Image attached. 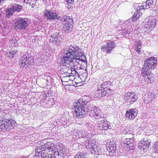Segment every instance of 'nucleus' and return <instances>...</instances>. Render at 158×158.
<instances>
[{
    "label": "nucleus",
    "mask_w": 158,
    "mask_h": 158,
    "mask_svg": "<svg viewBox=\"0 0 158 158\" xmlns=\"http://www.w3.org/2000/svg\"><path fill=\"white\" fill-rule=\"evenodd\" d=\"M79 48L75 45H70V84L72 81H76V69L77 65L81 64L87 65V61L85 56L79 51Z\"/></svg>",
    "instance_id": "nucleus-1"
},
{
    "label": "nucleus",
    "mask_w": 158,
    "mask_h": 158,
    "mask_svg": "<svg viewBox=\"0 0 158 158\" xmlns=\"http://www.w3.org/2000/svg\"><path fill=\"white\" fill-rule=\"evenodd\" d=\"M87 103V102L84 98H81L76 104L71 109V115L74 118H81L83 117L85 114L84 106Z\"/></svg>",
    "instance_id": "nucleus-2"
},
{
    "label": "nucleus",
    "mask_w": 158,
    "mask_h": 158,
    "mask_svg": "<svg viewBox=\"0 0 158 158\" xmlns=\"http://www.w3.org/2000/svg\"><path fill=\"white\" fill-rule=\"evenodd\" d=\"M51 142H47L46 140H43L38 141L37 145L38 146L35 148V155L38 157V158L44 157V156H48L47 152L53 151V149L50 148Z\"/></svg>",
    "instance_id": "nucleus-3"
},
{
    "label": "nucleus",
    "mask_w": 158,
    "mask_h": 158,
    "mask_svg": "<svg viewBox=\"0 0 158 158\" xmlns=\"http://www.w3.org/2000/svg\"><path fill=\"white\" fill-rule=\"evenodd\" d=\"M10 116L6 114L0 117V131L3 130L10 131L13 129V125L10 120Z\"/></svg>",
    "instance_id": "nucleus-4"
},
{
    "label": "nucleus",
    "mask_w": 158,
    "mask_h": 158,
    "mask_svg": "<svg viewBox=\"0 0 158 158\" xmlns=\"http://www.w3.org/2000/svg\"><path fill=\"white\" fill-rule=\"evenodd\" d=\"M106 146L107 150L112 155L114 153H117L119 155L124 154L123 149L120 148L119 145L116 144L115 142L114 141L109 142L106 143Z\"/></svg>",
    "instance_id": "nucleus-5"
},
{
    "label": "nucleus",
    "mask_w": 158,
    "mask_h": 158,
    "mask_svg": "<svg viewBox=\"0 0 158 158\" xmlns=\"http://www.w3.org/2000/svg\"><path fill=\"white\" fill-rule=\"evenodd\" d=\"M157 60L156 58L152 57L148 58L144 61L143 68V70L152 71L157 65Z\"/></svg>",
    "instance_id": "nucleus-6"
},
{
    "label": "nucleus",
    "mask_w": 158,
    "mask_h": 158,
    "mask_svg": "<svg viewBox=\"0 0 158 158\" xmlns=\"http://www.w3.org/2000/svg\"><path fill=\"white\" fill-rule=\"evenodd\" d=\"M29 25L27 19L21 17L18 18L15 23V29L22 30L25 29Z\"/></svg>",
    "instance_id": "nucleus-7"
},
{
    "label": "nucleus",
    "mask_w": 158,
    "mask_h": 158,
    "mask_svg": "<svg viewBox=\"0 0 158 158\" xmlns=\"http://www.w3.org/2000/svg\"><path fill=\"white\" fill-rule=\"evenodd\" d=\"M101 86H98L95 94V96L97 98H100L105 96H108L110 94V90L106 91Z\"/></svg>",
    "instance_id": "nucleus-8"
},
{
    "label": "nucleus",
    "mask_w": 158,
    "mask_h": 158,
    "mask_svg": "<svg viewBox=\"0 0 158 158\" xmlns=\"http://www.w3.org/2000/svg\"><path fill=\"white\" fill-rule=\"evenodd\" d=\"M150 142L148 140L144 139L142 140L138 145V149L140 152L143 153L146 151V149L149 146Z\"/></svg>",
    "instance_id": "nucleus-9"
},
{
    "label": "nucleus",
    "mask_w": 158,
    "mask_h": 158,
    "mask_svg": "<svg viewBox=\"0 0 158 158\" xmlns=\"http://www.w3.org/2000/svg\"><path fill=\"white\" fill-rule=\"evenodd\" d=\"M29 59V56L28 54H27L22 56L19 59V63L20 68H24L28 67L29 64L28 62Z\"/></svg>",
    "instance_id": "nucleus-10"
},
{
    "label": "nucleus",
    "mask_w": 158,
    "mask_h": 158,
    "mask_svg": "<svg viewBox=\"0 0 158 158\" xmlns=\"http://www.w3.org/2000/svg\"><path fill=\"white\" fill-rule=\"evenodd\" d=\"M154 1L152 0H147L146 3H143V5L140 6H138L137 7V10L139 12L143 11L145 9H147L151 7H152V5L153 4Z\"/></svg>",
    "instance_id": "nucleus-11"
},
{
    "label": "nucleus",
    "mask_w": 158,
    "mask_h": 158,
    "mask_svg": "<svg viewBox=\"0 0 158 158\" xmlns=\"http://www.w3.org/2000/svg\"><path fill=\"white\" fill-rule=\"evenodd\" d=\"M151 71L148 70H145V71H144V70H143L141 73V74L144 77V79H145L146 78V81L149 83H151L153 79V74L151 73Z\"/></svg>",
    "instance_id": "nucleus-12"
},
{
    "label": "nucleus",
    "mask_w": 158,
    "mask_h": 158,
    "mask_svg": "<svg viewBox=\"0 0 158 158\" xmlns=\"http://www.w3.org/2000/svg\"><path fill=\"white\" fill-rule=\"evenodd\" d=\"M138 110L134 108L130 109L126 111V116L128 119L133 120L137 115Z\"/></svg>",
    "instance_id": "nucleus-13"
},
{
    "label": "nucleus",
    "mask_w": 158,
    "mask_h": 158,
    "mask_svg": "<svg viewBox=\"0 0 158 158\" xmlns=\"http://www.w3.org/2000/svg\"><path fill=\"white\" fill-rule=\"evenodd\" d=\"M45 18L50 21L54 20L56 19H58L59 17L56 13L51 11L48 10L45 12L44 14Z\"/></svg>",
    "instance_id": "nucleus-14"
},
{
    "label": "nucleus",
    "mask_w": 158,
    "mask_h": 158,
    "mask_svg": "<svg viewBox=\"0 0 158 158\" xmlns=\"http://www.w3.org/2000/svg\"><path fill=\"white\" fill-rule=\"evenodd\" d=\"M123 146L124 149L127 150H130L133 149L134 148L133 139L132 138H126L125 142H124Z\"/></svg>",
    "instance_id": "nucleus-15"
},
{
    "label": "nucleus",
    "mask_w": 158,
    "mask_h": 158,
    "mask_svg": "<svg viewBox=\"0 0 158 158\" xmlns=\"http://www.w3.org/2000/svg\"><path fill=\"white\" fill-rule=\"evenodd\" d=\"M67 50H66L65 48L64 50V55L62 59V63L64 66H66L67 67L69 68V56H68V54H69V50L67 48Z\"/></svg>",
    "instance_id": "nucleus-16"
},
{
    "label": "nucleus",
    "mask_w": 158,
    "mask_h": 158,
    "mask_svg": "<svg viewBox=\"0 0 158 158\" xmlns=\"http://www.w3.org/2000/svg\"><path fill=\"white\" fill-rule=\"evenodd\" d=\"M115 44V43L114 42L107 43L106 45L102 48L101 50L103 52L106 51L109 53L114 48Z\"/></svg>",
    "instance_id": "nucleus-17"
},
{
    "label": "nucleus",
    "mask_w": 158,
    "mask_h": 158,
    "mask_svg": "<svg viewBox=\"0 0 158 158\" xmlns=\"http://www.w3.org/2000/svg\"><path fill=\"white\" fill-rule=\"evenodd\" d=\"M94 111L95 112V114L93 116L94 118L98 121V123H104L106 118L104 117L101 116V113L100 110H97L95 109Z\"/></svg>",
    "instance_id": "nucleus-18"
},
{
    "label": "nucleus",
    "mask_w": 158,
    "mask_h": 158,
    "mask_svg": "<svg viewBox=\"0 0 158 158\" xmlns=\"http://www.w3.org/2000/svg\"><path fill=\"white\" fill-rule=\"evenodd\" d=\"M124 99L127 100V102L131 103L137 99V97H135V94L134 93L128 92L126 94Z\"/></svg>",
    "instance_id": "nucleus-19"
},
{
    "label": "nucleus",
    "mask_w": 158,
    "mask_h": 158,
    "mask_svg": "<svg viewBox=\"0 0 158 158\" xmlns=\"http://www.w3.org/2000/svg\"><path fill=\"white\" fill-rule=\"evenodd\" d=\"M89 152L92 154L96 156H98L104 154L103 150L100 148L98 146H97L96 145L91 150H90Z\"/></svg>",
    "instance_id": "nucleus-20"
},
{
    "label": "nucleus",
    "mask_w": 158,
    "mask_h": 158,
    "mask_svg": "<svg viewBox=\"0 0 158 158\" xmlns=\"http://www.w3.org/2000/svg\"><path fill=\"white\" fill-rule=\"evenodd\" d=\"M121 134L123 136H125L126 138H133V131L128 129H124L122 131Z\"/></svg>",
    "instance_id": "nucleus-21"
},
{
    "label": "nucleus",
    "mask_w": 158,
    "mask_h": 158,
    "mask_svg": "<svg viewBox=\"0 0 158 158\" xmlns=\"http://www.w3.org/2000/svg\"><path fill=\"white\" fill-rule=\"evenodd\" d=\"M95 140L91 139H89L88 140H87L85 142V147L88 149L89 151L95 145Z\"/></svg>",
    "instance_id": "nucleus-22"
},
{
    "label": "nucleus",
    "mask_w": 158,
    "mask_h": 158,
    "mask_svg": "<svg viewBox=\"0 0 158 158\" xmlns=\"http://www.w3.org/2000/svg\"><path fill=\"white\" fill-rule=\"evenodd\" d=\"M145 21L146 23L145 24L151 26L152 27H154L156 24V19L152 17H149L148 19H145Z\"/></svg>",
    "instance_id": "nucleus-23"
},
{
    "label": "nucleus",
    "mask_w": 158,
    "mask_h": 158,
    "mask_svg": "<svg viewBox=\"0 0 158 158\" xmlns=\"http://www.w3.org/2000/svg\"><path fill=\"white\" fill-rule=\"evenodd\" d=\"M98 107L97 106H95L93 105H88L87 107H86V110L87 112H90V114L93 115L94 116L95 114V112L94 111L95 109H96L97 110H98Z\"/></svg>",
    "instance_id": "nucleus-24"
},
{
    "label": "nucleus",
    "mask_w": 158,
    "mask_h": 158,
    "mask_svg": "<svg viewBox=\"0 0 158 158\" xmlns=\"http://www.w3.org/2000/svg\"><path fill=\"white\" fill-rule=\"evenodd\" d=\"M98 128L102 130H106L109 129V127H110L108 124L105 123H98Z\"/></svg>",
    "instance_id": "nucleus-25"
},
{
    "label": "nucleus",
    "mask_w": 158,
    "mask_h": 158,
    "mask_svg": "<svg viewBox=\"0 0 158 158\" xmlns=\"http://www.w3.org/2000/svg\"><path fill=\"white\" fill-rule=\"evenodd\" d=\"M111 83L110 82H106L102 83L101 85V87L104 88L105 90L106 91L109 90H110V93L111 94L112 90L110 89V88L109 87L111 85Z\"/></svg>",
    "instance_id": "nucleus-26"
},
{
    "label": "nucleus",
    "mask_w": 158,
    "mask_h": 158,
    "mask_svg": "<svg viewBox=\"0 0 158 158\" xmlns=\"http://www.w3.org/2000/svg\"><path fill=\"white\" fill-rule=\"evenodd\" d=\"M64 28L65 29V31L67 33H68V31L69 30V17L67 16L65 18L64 17Z\"/></svg>",
    "instance_id": "nucleus-27"
},
{
    "label": "nucleus",
    "mask_w": 158,
    "mask_h": 158,
    "mask_svg": "<svg viewBox=\"0 0 158 158\" xmlns=\"http://www.w3.org/2000/svg\"><path fill=\"white\" fill-rule=\"evenodd\" d=\"M136 12H135L134 16H133L131 19H130V20H131V21L133 22H135L137 19H138L140 16V14H139V13H142V12H143V11H138V10H137V8H136ZM140 10H139V11Z\"/></svg>",
    "instance_id": "nucleus-28"
},
{
    "label": "nucleus",
    "mask_w": 158,
    "mask_h": 158,
    "mask_svg": "<svg viewBox=\"0 0 158 158\" xmlns=\"http://www.w3.org/2000/svg\"><path fill=\"white\" fill-rule=\"evenodd\" d=\"M12 7L14 11L17 12L21 11L23 8L22 6L16 3L13 4Z\"/></svg>",
    "instance_id": "nucleus-29"
},
{
    "label": "nucleus",
    "mask_w": 158,
    "mask_h": 158,
    "mask_svg": "<svg viewBox=\"0 0 158 158\" xmlns=\"http://www.w3.org/2000/svg\"><path fill=\"white\" fill-rule=\"evenodd\" d=\"M78 135L79 136V138H85V137H87V133L85 131L82 130L79 131Z\"/></svg>",
    "instance_id": "nucleus-30"
},
{
    "label": "nucleus",
    "mask_w": 158,
    "mask_h": 158,
    "mask_svg": "<svg viewBox=\"0 0 158 158\" xmlns=\"http://www.w3.org/2000/svg\"><path fill=\"white\" fill-rule=\"evenodd\" d=\"M151 26L145 24L143 28V30L144 32L148 33L150 32L152 30V29L154 28L153 27H152Z\"/></svg>",
    "instance_id": "nucleus-31"
},
{
    "label": "nucleus",
    "mask_w": 158,
    "mask_h": 158,
    "mask_svg": "<svg viewBox=\"0 0 158 158\" xmlns=\"http://www.w3.org/2000/svg\"><path fill=\"white\" fill-rule=\"evenodd\" d=\"M122 29H124L128 33L131 31V28L130 25H124L122 27Z\"/></svg>",
    "instance_id": "nucleus-32"
},
{
    "label": "nucleus",
    "mask_w": 158,
    "mask_h": 158,
    "mask_svg": "<svg viewBox=\"0 0 158 158\" xmlns=\"http://www.w3.org/2000/svg\"><path fill=\"white\" fill-rule=\"evenodd\" d=\"M50 148H52L53 149V151H51L50 152H51L53 153H54L55 155H57L58 154V152L56 151L57 149H55V147H54V144L51 142V144L50 145Z\"/></svg>",
    "instance_id": "nucleus-33"
},
{
    "label": "nucleus",
    "mask_w": 158,
    "mask_h": 158,
    "mask_svg": "<svg viewBox=\"0 0 158 158\" xmlns=\"http://www.w3.org/2000/svg\"><path fill=\"white\" fill-rule=\"evenodd\" d=\"M14 11L13 10L12 7L8 10H6V16L9 17V16L12 15L14 13Z\"/></svg>",
    "instance_id": "nucleus-34"
},
{
    "label": "nucleus",
    "mask_w": 158,
    "mask_h": 158,
    "mask_svg": "<svg viewBox=\"0 0 158 158\" xmlns=\"http://www.w3.org/2000/svg\"><path fill=\"white\" fill-rule=\"evenodd\" d=\"M58 40V39H57L56 38L52 37L50 39V41L55 45H57L58 44L57 41Z\"/></svg>",
    "instance_id": "nucleus-35"
},
{
    "label": "nucleus",
    "mask_w": 158,
    "mask_h": 158,
    "mask_svg": "<svg viewBox=\"0 0 158 158\" xmlns=\"http://www.w3.org/2000/svg\"><path fill=\"white\" fill-rule=\"evenodd\" d=\"M17 50H14L10 52V55H9V57L11 58H13L17 54Z\"/></svg>",
    "instance_id": "nucleus-36"
},
{
    "label": "nucleus",
    "mask_w": 158,
    "mask_h": 158,
    "mask_svg": "<svg viewBox=\"0 0 158 158\" xmlns=\"http://www.w3.org/2000/svg\"><path fill=\"white\" fill-rule=\"evenodd\" d=\"M70 84V89L72 88V87H73L74 89H76V87L77 86V83L76 81H72Z\"/></svg>",
    "instance_id": "nucleus-37"
},
{
    "label": "nucleus",
    "mask_w": 158,
    "mask_h": 158,
    "mask_svg": "<svg viewBox=\"0 0 158 158\" xmlns=\"http://www.w3.org/2000/svg\"><path fill=\"white\" fill-rule=\"evenodd\" d=\"M82 153H80L79 155H76L74 158H86L85 155H83Z\"/></svg>",
    "instance_id": "nucleus-38"
},
{
    "label": "nucleus",
    "mask_w": 158,
    "mask_h": 158,
    "mask_svg": "<svg viewBox=\"0 0 158 158\" xmlns=\"http://www.w3.org/2000/svg\"><path fill=\"white\" fill-rule=\"evenodd\" d=\"M36 2V0H31L29 4L32 7H33L35 6Z\"/></svg>",
    "instance_id": "nucleus-39"
},
{
    "label": "nucleus",
    "mask_w": 158,
    "mask_h": 158,
    "mask_svg": "<svg viewBox=\"0 0 158 158\" xmlns=\"http://www.w3.org/2000/svg\"><path fill=\"white\" fill-rule=\"evenodd\" d=\"M135 45L136 46V48H141V43L139 40L136 41Z\"/></svg>",
    "instance_id": "nucleus-40"
},
{
    "label": "nucleus",
    "mask_w": 158,
    "mask_h": 158,
    "mask_svg": "<svg viewBox=\"0 0 158 158\" xmlns=\"http://www.w3.org/2000/svg\"><path fill=\"white\" fill-rule=\"evenodd\" d=\"M155 150V151L158 153V141H156L154 144Z\"/></svg>",
    "instance_id": "nucleus-41"
},
{
    "label": "nucleus",
    "mask_w": 158,
    "mask_h": 158,
    "mask_svg": "<svg viewBox=\"0 0 158 158\" xmlns=\"http://www.w3.org/2000/svg\"><path fill=\"white\" fill-rule=\"evenodd\" d=\"M59 35V33L57 32H56L54 33L51 36L56 38L57 39H58L59 38V37L58 36Z\"/></svg>",
    "instance_id": "nucleus-42"
},
{
    "label": "nucleus",
    "mask_w": 158,
    "mask_h": 158,
    "mask_svg": "<svg viewBox=\"0 0 158 158\" xmlns=\"http://www.w3.org/2000/svg\"><path fill=\"white\" fill-rule=\"evenodd\" d=\"M73 19L70 18V28H73Z\"/></svg>",
    "instance_id": "nucleus-43"
},
{
    "label": "nucleus",
    "mask_w": 158,
    "mask_h": 158,
    "mask_svg": "<svg viewBox=\"0 0 158 158\" xmlns=\"http://www.w3.org/2000/svg\"><path fill=\"white\" fill-rule=\"evenodd\" d=\"M141 49V48H139V47H138V48H136V51L137 52V53L138 54H140V53H141V52H140V50Z\"/></svg>",
    "instance_id": "nucleus-44"
},
{
    "label": "nucleus",
    "mask_w": 158,
    "mask_h": 158,
    "mask_svg": "<svg viewBox=\"0 0 158 158\" xmlns=\"http://www.w3.org/2000/svg\"><path fill=\"white\" fill-rule=\"evenodd\" d=\"M65 88L66 90H67L68 91H69V85L68 84L65 85Z\"/></svg>",
    "instance_id": "nucleus-45"
},
{
    "label": "nucleus",
    "mask_w": 158,
    "mask_h": 158,
    "mask_svg": "<svg viewBox=\"0 0 158 158\" xmlns=\"http://www.w3.org/2000/svg\"><path fill=\"white\" fill-rule=\"evenodd\" d=\"M40 158H52L51 155H48V156H44V157H42Z\"/></svg>",
    "instance_id": "nucleus-46"
},
{
    "label": "nucleus",
    "mask_w": 158,
    "mask_h": 158,
    "mask_svg": "<svg viewBox=\"0 0 158 158\" xmlns=\"http://www.w3.org/2000/svg\"><path fill=\"white\" fill-rule=\"evenodd\" d=\"M23 2L27 4H29L31 0H23Z\"/></svg>",
    "instance_id": "nucleus-47"
},
{
    "label": "nucleus",
    "mask_w": 158,
    "mask_h": 158,
    "mask_svg": "<svg viewBox=\"0 0 158 158\" xmlns=\"http://www.w3.org/2000/svg\"><path fill=\"white\" fill-rule=\"evenodd\" d=\"M123 31H122V33L124 35H125L126 34L128 33L124 29H123Z\"/></svg>",
    "instance_id": "nucleus-48"
},
{
    "label": "nucleus",
    "mask_w": 158,
    "mask_h": 158,
    "mask_svg": "<svg viewBox=\"0 0 158 158\" xmlns=\"http://www.w3.org/2000/svg\"><path fill=\"white\" fill-rule=\"evenodd\" d=\"M6 0H0V4H2Z\"/></svg>",
    "instance_id": "nucleus-49"
},
{
    "label": "nucleus",
    "mask_w": 158,
    "mask_h": 158,
    "mask_svg": "<svg viewBox=\"0 0 158 158\" xmlns=\"http://www.w3.org/2000/svg\"><path fill=\"white\" fill-rule=\"evenodd\" d=\"M66 83H68V81H66V82L64 81L63 82H62V84H63V85H66L65 84Z\"/></svg>",
    "instance_id": "nucleus-50"
},
{
    "label": "nucleus",
    "mask_w": 158,
    "mask_h": 158,
    "mask_svg": "<svg viewBox=\"0 0 158 158\" xmlns=\"http://www.w3.org/2000/svg\"><path fill=\"white\" fill-rule=\"evenodd\" d=\"M70 1H71V2H70V3H71V4L73 3L74 2V0H70Z\"/></svg>",
    "instance_id": "nucleus-51"
},
{
    "label": "nucleus",
    "mask_w": 158,
    "mask_h": 158,
    "mask_svg": "<svg viewBox=\"0 0 158 158\" xmlns=\"http://www.w3.org/2000/svg\"><path fill=\"white\" fill-rule=\"evenodd\" d=\"M89 123H87L85 124V125L86 126L88 127L89 126Z\"/></svg>",
    "instance_id": "nucleus-52"
},
{
    "label": "nucleus",
    "mask_w": 158,
    "mask_h": 158,
    "mask_svg": "<svg viewBox=\"0 0 158 158\" xmlns=\"http://www.w3.org/2000/svg\"><path fill=\"white\" fill-rule=\"evenodd\" d=\"M69 0H67V1H66L67 3V4H68V5L69 4Z\"/></svg>",
    "instance_id": "nucleus-53"
},
{
    "label": "nucleus",
    "mask_w": 158,
    "mask_h": 158,
    "mask_svg": "<svg viewBox=\"0 0 158 158\" xmlns=\"http://www.w3.org/2000/svg\"><path fill=\"white\" fill-rule=\"evenodd\" d=\"M67 6V7L68 8V9H69V7H68V6Z\"/></svg>",
    "instance_id": "nucleus-54"
},
{
    "label": "nucleus",
    "mask_w": 158,
    "mask_h": 158,
    "mask_svg": "<svg viewBox=\"0 0 158 158\" xmlns=\"http://www.w3.org/2000/svg\"><path fill=\"white\" fill-rule=\"evenodd\" d=\"M73 151H74V152H75V150H73Z\"/></svg>",
    "instance_id": "nucleus-55"
},
{
    "label": "nucleus",
    "mask_w": 158,
    "mask_h": 158,
    "mask_svg": "<svg viewBox=\"0 0 158 158\" xmlns=\"http://www.w3.org/2000/svg\"><path fill=\"white\" fill-rule=\"evenodd\" d=\"M71 8V7H70L69 8Z\"/></svg>",
    "instance_id": "nucleus-56"
},
{
    "label": "nucleus",
    "mask_w": 158,
    "mask_h": 158,
    "mask_svg": "<svg viewBox=\"0 0 158 158\" xmlns=\"http://www.w3.org/2000/svg\"><path fill=\"white\" fill-rule=\"evenodd\" d=\"M157 0H156V1H157Z\"/></svg>",
    "instance_id": "nucleus-57"
}]
</instances>
